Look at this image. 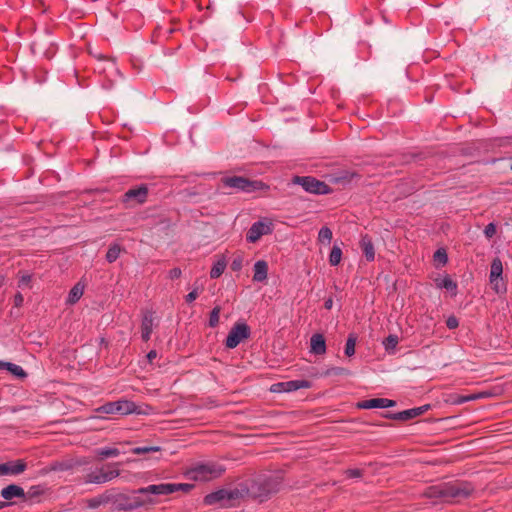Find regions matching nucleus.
Returning a JSON list of instances; mask_svg holds the SVG:
<instances>
[{"label": "nucleus", "instance_id": "obj_1", "mask_svg": "<svg viewBox=\"0 0 512 512\" xmlns=\"http://www.w3.org/2000/svg\"><path fill=\"white\" fill-rule=\"evenodd\" d=\"M475 491L472 483L462 480L442 482L429 486L423 495L431 499H439L445 503H458L469 498Z\"/></svg>", "mask_w": 512, "mask_h": 512}, {"label": "nucleus", "instance_id": "obj_2", "mask_svg": "<svg viewBox=\"0 0 512 512\" xmlns=\"http://www.w3.org/2000/svg\"><path fill=\"white\" fill-rule=\"evenodd\" d=\"M225 470V467L217 462H198L188 468L184 475L196 482H207L219 478Z\"/></svg>", "mask_w": 512, "mask_h": 512}, {"label": "nucleus", "instance_id": "obj_3", "mask_svg": "<svg viewBox=\"0 0 512 512\" xmlns=\"http://www.w3.org/2000/svg\"><path fill=\"white\" fill-rule=\"evenodd\" d=\"M195 485L190 483H160L141 487L135 490L136 494L166 496L176 492L188 494Z\"/></svg>", "mask_w": 512, "mask_h": 512}, {"label": "nucleus", "instance_id": "obj_4", "mask_svg": "<svg viewBox=\"0 0 512 512\" xmlns=\"http://www.w3.org/2000/svg\"><path fill=\"white\" fill-rule=\"evenodd\" d=\"M280 481L277 477H259L253 481L249 488V492L255 499L260 502L266 500L271 494L279 490Z\"/></svg>", "mask_w": 512, "mask_h": 512}, {"label": "nucleus", "instance_id": "obj_5", "mask_svg": "<svg viewBox=\"0 0 512 512\" xmlns=\"http://www.w3.org/2000/svg\"><path fill=\"white\" fill-rule=\"evenodd\" d=\"M120 463H110L94 471L88 472L83 476V481L86 484H104L109 482L120 475Z\"/></svg>", "mask_w": 512, "mask_h": 512}, {"label": "nucleus", "instance_id": "obj_6", "mask_svg": "<svg viewBox=\"0 0 512 512\" xmlns=\"http://www.w3.org/2000/svg\"><path fill=\"white\" fill-rule=\"evenodd\" d=\"M113 504L118 510L131 511L147 505L155 504V501L151 498H142L137 496L136 493L129 495L120 493L114 497Z\"/></svg>", "mask_w": 512, "mask_h": 512}, {"label": "nucleus", "instance_id": "obj_7", "mask_svg": "<svg viewBox=\"0 0 512 512\" xmlns=\"http://www.w3.org/2000/svg\"><path fill=\"white\" fill-rule=\"evenodd\" d=\"M223 186L237 191L252 192L268 188L262 181H251L242 176L224 177L221 179Z\"/></svg>", "mask_w": 512, "mask_h": 512}, {"label": "nucleus", "instance_id": "obj_8", "mask_svg": "<svg viewBox=\"0 0 512 512\" xmlns=\"http://www.w3.org/2000/svg\"><path fill=\"white\" fill-rule=\"evenodd\" d=\"M292 182L300 185L306 192L312 194L324 195L332 192L325 182L311 176H295Z\"/></svg>", "mask_w": 512, "mask_h": 512}, {"label": "nucleus", "instance_id": "obj_9", "mask_svg": "<svg viewBox=\"0 0 512 512\" xmlns=\"http://www.w3.org/2000/svg\"><path fill=\"white\" fill-rule=\"evenodd\" d=\"M101 414H120L128 415L137 411V406L129 400H118L115 402H107L96 409Z\"/></svg>", "mask_w": 512, "mask_h": 512}, {"label": "nucleus", "instance_id": "obj_10", "mask_svg": "<svg viewBox=\"0 0 512 512\" xmlns=\"http://www.w3.org/2000/svg\"><path fill=\"white\" fill-rule=\"evenodd\" d=\"M249 337L250 327L246 323L238 322L229 331L225 345L227 348L233 349Z\"/></svg>", "mask_w": 512, "mask_h": 512}, {"label": "nucleus", "instance_id": "obj_11", "mask_svg": "<svg viewBox=\"0 0 512 512\" xmlns=\"http://www.w3.org/2000/svg\"><path fill=\"white\" fill-rule=\"evenodd\" d=\"M148 187L146 185H140L135 188L127 190L122 196V202L127 207H134L146 202L148 197Z\"/></svg>", "mask_w": 512, "mask_h": 512}, {"label": "nucleus", "instance_id": "obj_12", "mask_svg": "<svg viewBox=\"0 0 512 512\" xmlns=\"http://www.w3.org/2000/svg\"><path fill=\"white\" fill-rule=\"evenodd\" d=\"M272 233V223L267 221H257L252 224L246 233V240L249 243L257 242L262 236Z\"/></svg>", "mask_w": 512, "mask_h": 512}, {"label": "nucleus", "instance_id": "obj_13", "mask_svg": "<svg viewBox=\"0 0 512 512\" xmlns=\"http://www.w3.org/2000/svg\"><path fill=\"white\" fill-rule=\"evenodd\" d=\"M237 492L229 491L226 489H220L218 491L207 494L204 497V503L206 505L220 504L222 506L227 505L231 500L235 499Z\"/></svg>", "mask_w": 512, "mask_h": 512}, {"label": "nucleus", "instance_id": "obj_14", "mask_svg": "<svg viewBox=\"0 0 512 512\" xmlns=\"http://www.w3.org/2000/svg\"><path fill=\"white\" fill-rule=\"evenodd\" d=\"M430 408V405H423L416 408L407 409L401 412L397 413H386L384 417L398 420V421H408L410 419L416 418L422 414H424L428 409Z\"/></svg>", "mask_w": 512, "mask_h": 512}, {"label": "nucleus", "instance_id": "obj_15", "mask_svg": "<svg viewBox=\"0 0 512 512\" xmlns=\"http://www.w3.org/2000/svg\"><path fill=\"white\" fill-rule=\"evenodd\" d=\"M26 468L27 464L22 459L0 463V475H19L23 473Z\"/></svg>", "mask_w": 512, "mask_h": 512}, {"label": "nucleus", "instance_id": "obj_16", "mask_svg": "<svg viewBox=\"0 0 512 512\" xmlns=\"http://www.w3.org/2000/svg\"><path fill=\"white\" fill-rule=\"evenodd\" d=\"M154 324V312L151 310H146L143 313L142 322H141V338L143 341H149L151 337V333L153 331Z\"/></svg>", "mask_w": 512, "mask_h": 512}, {"label": "nucleus", "instance_id": "obj_17", "mask_svg": "<svg viewBox=\"0 0 512 512\" xmlns=\"http://www.w3.org/2000/svg\"><path fill=\"white\" fill-rule=\"evenodd\" d=\"M395 401L386 398H373L361 401L357 404L360 409L389 408L395 405Z\"/></svg>", "mask_w": 512, "mask_h": 512}, {"label": "nucleus", "instance_id": "obj_18", "mask_svg": "<svg viewBox=\"0 0 512 512\" xmlns=\"http://www.w3.org/2000/svg\"><path fill=\"white\" fill-rule=\"evenodd\" d=\"M310 350L315 355H323L326 353V341L322 334H313L310 339Z\"/></svg>", "mask_w": 512, "mask_h": 512}, {"label": "nucleus", "instance_id": "obj_19", "mask_svg": "<svg viewBox=\"0 0 512 512\" xmlns=\"http://www.w3.org/2000/svg\"><path fill=\"white\" fill-rule=\"evenodd\" d=\"M360 247L367 261L375 259V250L371 237L368 234L362 235L360 240Z\"/></svg>", "mask_w": 512, "mask_h": 512}, {"label": "nucleus", "instance_id": "obj_20", "mask_svg": "<svg viewBox=\"0 0 512 512\" xmlns=\"http://www.w3.org/2000/svg\"><path fill=\"white\" fill-rule=\"evenodd\" d=\"M1 496L5 500H11L13 498H24V489L18 485L10 484L1 490Z\"/></svg>", "mask_w": 512, "mask_h": 512}, {"label": "nucleus", "instance_id": "obj_21", "mask_svg": "<svg viewBox=\"0 0 512 512\" xmlns=\"http://www.w3.org/2000/svg\"><path fill=\"white\" fill-rule=\"evenodd\" d=\"M84 461L75 460V459H65L61 461H56L52 464L51 470L54 471H68L73 469L75 466H79L84 464Z\"/></svg>", "mask_w": 512, "mask_h": 512}, {"label": "nucleus", "instance_id": "obj_22", "mask_svg": "<svg viewBox=\"0 0 512 512\" xmlns=\"http://www.w3.org/2000/svg\"><path fill=\"white\" fill-rule=\"evenodd\" d=\"M268 264L264 260H259L254 264L253 280L255 282H263L267 279Z\"/></svg>", "mask_w": 512, "mask_h": 512}, {"label": "nucleus", "instance_id": "obj_23", "mask_svg": "<svg viewBox=\"0 0 512 512\" xmlns=\"http://www.w3.org/2000/svg\"><path fill=\"white\" fill-rule=\"evenodd\" d=\"M311 387V382L308 380H291L285 382V391L293 392L299 389H307Z\"/></svg>", "mask_w": 512, "mask_h": 512}, {"label": "nucleus", "instance_id": "obj_24", "mask_svg": "<svg viewBox=\"0 0 512 512\" xmlns=\"http://www.w3.org/2000/svg\"><path fill=\"white\" fill-rule=\"evenodd\" d=\"M489 282L497 294H503L507 291V285L503 276H498L497 278L489 277Z\"/></svg>", "mask_w": 512, "mask_h": 512}, {"label": "nucleus", "instance_id": "obj_25", "mask_svg": "<svg viewBox=\"0 0 512 512\" xmlns=\"http://www.w3.org/2000/svg\"><path fill=\"white\" fill-rule=\"evenodd\" d=\"M95 453L98 459L100 460H104L110 457H117L120 455L119 449L111 447L97 449Z\"/></svg>", "mask_w": 512, "mask_h": 512}, {"label": "nucleus", "instance_id": "obj_26", "mask_svg": "<svg viewBox=\"0 0 512 512\" xmlns=\"http://www.w3.org/2000/svg\"><path fill=\"white\" fill-rule=\"evenodd\" d=\"M84 287L77 283L69 292L67 302L69 304H75L83 295Z\"/></svg>", "mask_w": 512, "mask_h": 512}, {"label": "nucleus", "instance_id": "obj_27", "mask_svg": "<svg viewBox=\"0 0 512 512\" xmlns=\"http://www.w3.org/2000/svg\"><path fill=\"white\" fill-rule=\"evenodd\" d=\"M226 265L227 264L224 259H220L217 262H215L211 268L210 277L212 279H216V278L220 277L223 274V272L225 271Z\"/></svg>", "mask_w": 512, "mask_h": 512}, {"label": "nucleus", "instance_id": "obj_28", "mask_svg": "<svg viewBox=\"0 0 512 512\" xmlns=\"http://www.w3.org/2000/svg\"><path fill=\"white\" fill-rule=\"evenodd\" d=\"M121 251H122V248L119 244L115 243V244L110 245V247L108 248V251L106 253V260L109 263L115 262L119 258Z\"/></svg>", "mask_w": 512, "mask_h": 512}, {"label": "nucleus", "instance_id": "obj_29", "mask_svg": "<svg viewBox=\"0 0 512 512\" xmlns=\"http://www.w3.org/2000/svg\"><path fill=\"white\" fill-rule=\"evenodd\" d=\"M503 274V265L500 258L496 257L491 262L490 275L489 277L497 278Z\"/></svg>", "mask_w": 512, "mask_h": 512}, {"label": "nucleus", "instance_id": "obj_30", "mask_svg": "<svg viewBox=\"0 0 512 512\" xmlns=\"http://www.w3.org/2000/svg\"><path fill=\"white\" fill-rule=\"evenodd\" d=\"M356 341H357L356 335L353 333L349 334L347 341H346L345 350H344V353L346 356L351 357L355 354Z\"/></svg>", "mask_w": 512, "mask_h": 512}, {"label": "nucleus", "instance_id": "obj_31", "mask_svg": "<svg viewBox=\"0 0 512 512\" xmlns=\"http://www.w3.org/2000/svg\"><path fill=\"white\" fill-rule=\"evenodd\" d=\"M359 175L355 172L344 171L339 176L334 178L335 183L347 184L350 183L354 178H358Z\"/></svg>", "mask_w": 512, "mask_h": 512}, {"label": "nucleus", "instance_id": "obj_32", "mask_svg": "<svg viewBox=\"0 0 512 512\" xmlns=\"http://www.w3.org/2000/svg\"><path fill=\"white\" fill-rule=\"evenodd\" d=\"M342 259V250L338 246H333L330 255H329V263L331 266H337Z\"/></svg>", "mask_w": 512, "mask_h": 512}, {"label": "nucleus", "instance_id": "obj_33", "mask_svg": "<svg viewBox=\"0 0 512 512\" xmlns=\"http://www.w3.org/2000/svg\"><path fill=\"white\" fill-rule=\"evenodd\" d=\"M439 288H444L448 291L456 293L457 283L453 281L449 276L444 277L440 282L437 283Z\"/></svg>", "mask_w": 512, "mask_h": 512}, {"label": "nucleus", "instance_id": "obj_34", "mask_svg": "<svg viewBox=\"0 0 512 512\" xmlns=\"http://www.w3.org/2000/svg\"><path fill=\"white\" fill-rule=\"evenodd\" d=\"M6 370H8L11 374L19 377V378H25L27 376V373L24 371V369L16 364L8 362L6 364Z\"/></svg>", "mask_w": 512, "mask_h": 512}, {"label": "nucleus", "instance_id": "obj_35", "mask_svg": "<svg viewBox=\"0 0 512 512\" xmlns=\"http://www.w3.org/2000/svg\"><path fill=\"white\" fill-rule=\"evenodd\" d=\"M332 240V231L329 227L324 226L318 233V241L321 243H330Z\"/></svg>", "mask_w": 512, "mask_h": 512}, {"label": "nucleus", "instance_id": "obj_36", "mask_svg": "<svg viewBox=\"0 0 512 512\" xmlns=\"http://www.w3.org/2000/svg\"><path fill=\"white\" fill-rule=\"evenodd\" d=\"M220 312H221V307L220 306H215L212 311L210 312V316H209V326L211 328H215L216 326H218L219 324V316H220Z\"/></svg>", "mask_w": 512, "mask_h": 512}, {"label": "nucleus", "instance_id": "obj_37", "mask_svg": "<svg viewBox=\"0 0 512 512\" xmlns=\"http://www.w3.org/2000/svg\"><path fill=\"white\" fill-rule=\"evenodd\" d=\"M160 450L161 448L159 446H142L133 448L132 453L135 455H141L150 452H159Z\"/></svg>", "mask_w": 512, "mask_h": 512}, {"label": "nucleus", "instance_id": "obj_38", "mask_svg": "<svg viewBox=\"0 0 512 512\" xmlns=\"http://www.w3.org/2000/svg\"><path fill=\"white\" fill-rule=\"evenodd\" d=\"M383 344L387 351L393 350L398 344V337L396 335H389L387 338H385Z\"/></svg>", "mask_w": 512, "mask_h": 512}, {"label": "nucleus", "instance_id": "obj_39", "mask_svg": "<svg viewBox=\"0 0 512 512\" xmlns=\"http://www.w3.org/2000/svg\"><path fill=\"white\" fill-rule=\"evenodd\" d=\"M434 260L442 265H445L448 261V256L445 249H438L434 253Z\"/></svg>", "mask_w": 512, "mask_h": 512}, {"label": "nucleus", "instance_id": "obj_40", "mask_svg": "<svg viewBox=\"0 0 512 512\" xmlns=\"http://www.w3.org/2000/svg\"><path fill=\"white\" fill-rule=\"evenodd\" d=\"M485 236L490 239L496 234V225L494 223H489L484 229Z\"/></svg>", "mask_w": 512, "mask_h": 512}, {"label": "nucleus", "instance_id": "obj_41", "mask_svg": "<svg viewBox=\"0 0 512 512\" xmlns=\"http://www.w3.org/2000/svg\"><path fill=\"white\" fill-rule=\"evenodd\" d=\"M345 474L348 478H360L363 475V470L361 469H348L345 471Z\"/></svg>", "mask_w": 512, "mask_h": 512}, {"label": "nucleus", "instance_id": "obj_42", "mask_svg": "<svg viewBox=\"0 0 512 512\" xmlns=\"http://www.w3.org/2000/svg\"><path fill=\"white\" fill-rule=\"evenodd\" d=\"M199 296V291L197 288L193 289L190 293H188L185 297V301L187 303H192Z\"/></svg>", "mask_w": 512, "mask_h": 512}, {"label": "nucleus", "instance_id": "obj_43", "mask_svg": "<svg viewBox=\"0 0 512 512\" xmlns=\"http://www.w3.org/2000/svg\"><path fill=\"white\" fill-rule=\"evenodd\" d=\"M31 282V276L28 274H25L21 276V278L18 281V287L22 288L24 286H28Z\"/></svg>", "mask_w": 512, "mask_h": 512}, {"label": "nucleus", "instance_id": "obj_44", "mask_svg": "<svg viewBox=\"0 0 512 512\" xmlns=\"http://www.w3.org/2000/svg\"><path fill=\"white\" fill-rule=\"evenodd\" d=\"M446 326L449 328V329H455L459 326V322H458V319L454 316H451L447 319L446 321Z\"/></svg>", "mask_w": 512, "mask_h": 512}, {"label": "nucleus", "instance_id": "obj_45", "mask_svg": "<svg viewBox=\"0 0 512 512\" xmlns=\"http://www.w3.org/2000/svg\"><path fill=\"white\" fill-rule=\"evenodd\" d=\"M182 271L180 268H173L169 271V278L171 280L178 279L181 277Z\"/></svg>", "mask_w": 512, "mask_h": 512}, {"label": "nucleus", "instance_id": "obj_46", "mask_svg": "<svg viewBox=\"0 0 512 512\" xmlns=\"http://www.w3.org/2000/svg\"><path fill=\"white\" fill-rule=\"evenodd\" d=\"M13 302H14V306L15 307H21L23 305V302H24L23 295L20 292L16 293L14 295Z\"/></svg>", "mask_w": 512, "mask_h": 512}, {"label": "nucleus", "instance_id": "obj_47", "mask_svg": "<svg viewBox=\"0 0 512 512\" xmlns=\"http://www.w3.org/2000/svg\"><path fill=\"white\" fill-rule=\"evenodd\" d=\"M271 391L277 392V393L286 392L285 391V382H279V383L273 384L271 387Z\"/></svg>", "mask_w": 512, "mask_h": 512}, {"label": "nucleus", "instance_id": "obj_48", "mask_svg": "<svg viewBox=\"0 0 512 512\" xmlns=\"http://www.w3.org/2000/svg\"><path fill=\"white\" fill-rule=\"evenodd\" d=\"M465 396H466V402L481 399V394H477V393L465 395Z\"/></svg>", "mask_w": 512, "mask_h": 512}, {"label": "nucleus", "instance_id": "obj_49", "mask_svg": "<svg viewBox=\"0 0 512 512\" xmlns=\"http://www.w3.org/2000/svg\"><path fill=\"white\" fill-rule=\"evenodd\" d=\"M465 402H466V396H464V395H459L456 397V399L453 400L454 404H462Z\"/></svg>", "mask_w": 512, "mask_h": 512}, {"label": "nucleus", "instance_id": "obj_50", "mask_svg": "<svg viewBox=\"0 0 512 512\" xmlns=\"http://www.w3.org/2000/svg\"><path fill=\"white\" fill-rule=\"evenodd\" d=\"M331 371L333 372L334 375H342L346 373V369L340 367L333 368Z\"/></svg>", "mask_w": 512, "mask_h": 512}, {"label": "nucleus", "instance_id": "obj_51", "mask_svg": "<svg viewBox=\"0 0 512 512\" xmlns=\"http://www.w3.org/2000/svg\"><path fill=\"white\" fill-rule=\"evenodd\" d=\"M156 357H157V352L155 350H151L147 354V358H148L149 362H152L153 359H155Z\"/></svg>", "mask_w": 512, "mask_h": 512}, {"label": "nucleus", "instance_id": "obj_52", "mask_svg": "<svg viewBox=\"0 0 512 512\" xmlns=\"http://www.w3.org/2000/svg\"><path fill=\"white\" fill-rule=\"evenodd\" d=\"M231 268L235 271L241 268V260H234L232 262Z\"/></svg>", "mask_w": 512, "mask_h": 512}, {"label": "nucleus", "instance_id": "obj_53", "mask_svg": "<svg viewBox=\"0 0 512 512\" xmlns=\"http://www.w3.org/2000/svg\"><path fill=\"white\" fill-rule=\"evenodd\" d=\"M161 31H162V28L160 29V32H161ZM174 31H175V29H174V28H172V27H167V28L163 29V33H164L165 35H170V34H172Z\"/></svg>", "mask_w": 512, "mask_h": 512}, {"label": "nucleus", "instance_id": "obj_54", "mask_svg": "<svg viewBox=\"0 0 512 512\" xmlns=\"http://www.w3.org/2000/svg\"><path fill=\"white\" fill-rule=\"evenodd\" d=\"M332 305H333V300H332V298L327 299V300L325 301V303H324V307H325L326 309H331V308H332Z\"/></svg>", "mask_w": 512, "mask_h": 512}, {"label": "nucleus", "instance_id": "obj_55", "mask_svg": "<svg viewBox=\"0 0 512 512\" xmlns=\"http://www.w3.org/2000/svg\"><path fill=\"white\" fill-rule=\"evenodd\" d=\"M480 394H481V398H486V397L491 396V393H489V392H481Z\"/></svg>", "mask_w": 512, "mask_h": 512}, {"label": "nucleus", "instance_id": "obj_56", "mask_svg": "<svg viewBox=\"0 0 512 512\" xmlns=\"http://www.w3.org/2000/svg\"><path fill=\"white\" fill-rule=\"evenodd\" d=\"M8 505H9V503L0 501V510L7 507Z\"/></svg>", "mask_w": 512, "mask_h": 512}, {"label": "nucleus", "instance_id": "obj_57", "mask_svg": "<svg viewBox=\"0 0 512 512\" xmlns=\"http://www.w3.org/2000/svg\"><path fill=\"white\" fill-rule=\"evenodd\" d=\"M5 280H6L5 276L0 274V286L5 283Z\"/></svg>", "mask_w": 512, "mask_h": 512}, {"label": "nucleus", "instance_id": "obj_58", "mask_svg": "<svg viewBox=\"0 0 512 512\" xmlns=\"http://www.w3.org/2000/svg\"><path fill=\"white\" fill-rule=\"evenodd\" d=\"M6 364H8V362L0 361V369H6Z\"/></svg>", "mask_w": 512, "mask_h": 512}, {"label": "nucleus", "instance_id": "obj_59", "mask_svg": "<svg viewBox=\"0 0 512 512\" xmlns=\"http://www.w3.org/2000/svg\"><path fill=\"white\" fill-rule=\"evenodd\" d=\"M98 58H99V59H105V57H104V56H102V55H100Z\"/></svg>", "mask_w": 512, "mask_h": 512}]
</instances>
